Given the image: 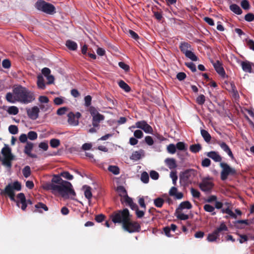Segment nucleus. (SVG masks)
Segmentation results:
<instances>
[{
    "label": "nucleus",
    "instance_id": "nucleus-48",
    "mask_svg": "<svg viewBox=\"0 0 254 254\" xmlns=\"http://www.w3.org/2000/svg\"><path fill=\"white\" fill-rule=\"evenodd\" d=\"M121 201H122V203H126V205H127L128 206L130 205L132 203V202H133L132 198L129 197L128 195L125 196V197L124 198H122Z\"/></svg>",
    "mask_w": 254,
    "mask_h": 254
},
{
    "label": "nucleus",
    "instance_id": "nucleus-2",
    "mask_svg": "<svg viewBox=\"0 0 254 254\" xmlns=\"http://www.w3.org/2000/svg\"><path fill=\"white\" fill-rule=\"evenodd\" d=\"M21 190V184L18 181H15L13 183L8 184L5 187L4 189L0 190V194L2 195L7 196L10 200L16 202L17 205L19 207V203H21V208L22 210H25L27 206L26 199L24 194L22 192L19 193L17 195L19 200L15 199L14 190L19 191Z\"/></svg>",
    "mask_w": 254,
    "mask_h": 254
},
{
    "label": "nucleus",
    "instance_id": "nucleus-11",
    "mask_svg": "<svg viewBox=\"0 0 254 254\" xmlns=\"http://www.w3.org/2000/svg\"><path fill=\"white\" fill-rule=\"evenodd\" d=\"M40 109L37 106H34L30 109H27V114L28 117L33 120H35L39 117Z\"/></svg>",
    "mask_w": 254,
    "mask_h": 254
},
{
    "label": "nucleus",
    "instance_id": "nucleus-55",
    "mask_svg": "<svg viewBox=\"0 0 254 254\" xmlns=\"http://www.w3.org/2000/svg\"><path fill=\"white\" fill-rule=\"evenodd\" d=\"M88 111L90 112L92 117L97 114H100L98 112L97 109L93 106H90Z\"/></svg>",
    "mask_w": 254,
    "mask_h": 254
},
{
    "label": "nucleus",
    "instance_id": "nucleus-12",
    "mask_svg": "<svg viewBox=\"0 0 254 254\" xmlns=\"http://www.w3.org/2000/svg\"><path fill=\"white\" fill-rule=\"evenodd\" d=\"M213 65L216 71L220 76L222 78L228 77V76L226 75L222 64L220 61H217L216 63H213Z\"/></svg>",
    "mask_w": 254,
    "mask_h": 254
},
{
    "label": "nucleus",
    "instance_id": "nucleus-25",
    "mask_svg": "<svg viewBox=\"0 0 254 254\" xmlns=\"http://www.w3.org/2000/svg\"><path fill=\"white\" fill-rule=\"evenodd\" d=\"M228 231V229L227 226L224 224V223H222L214 231V232H215V234H216V235L219 237L220 234H223V232Z\"/></svg>",
    "mask_w": 254,
    "mask_h": 254
},
{
    "label": "nucleus",
    "instance_id": "nucleus-46",
    "mask_svg": "<svg viewBox=\"0 0 254 254\" xmlns=\"http://www.w3.org/2000/svg\"><path fill=\"white\" fill-rule=\"evenodd\" d=\"M167 150L170 154H175L176 152V145L173 143L169 144L167 147Z\"/></svg>",
    "mask_w": 254,
    "mask_h": 254
},
{
    "label": "nucleus",
    "instance_id": "nucleus-10",
    "mask_svg": "<svg viewBox=\"0 0 254 254\" xmlns=\"http://www.w3.org/2000/svg\"><path fill=\"white\" fill-rule=\"evenodd\" d=\"M136 127V128H140L147 133H152L153 131L152 127L144 120L137 122Z\"/></svg>",
    "mask_w": 254,
    "mask_h": 254
},
{
    "label": "nucleus",
    "instance_id": "nucleus-7",
    "mask_svg": "<svg viewBox=\"0 0 254 254\" xmlns=\"http://www.w3.org/2000/svg\"><path fill=\"white\" fill-rule=\"evenodd\" d=\"M196 175V171L194 169H187L180 174V181L183 182L185 184H187L192 181Z\"/></svg>",
    "mask_w": 254,
    "mask_h": 254
},
{
    "label": "nucleus",
    "instance_id": "nucleus-63",
    "mask_svg": "<svg viewBox=\"0 0 254 254\" xmlns=\"http://www.w3.org/2000/svg\"><path fill=\"white\" fill-rule=\"evenodd\" d=\"M150 176L152 179L156 180L159 178V175L157 172L153 170L150 171Z\"/></svg>",
    "mask_w": 254,
    "mask_h": 254
},
{
    "label": "nucleus",
    "instance_id": "nucleus-61",
    "mask_svg": "<svg viewBox=\"0 0 254 254\" xmlns=\"http://www.w3.org/2000/svg\"><path fill=\"white\" fill-rule=\"evenodd\" d=\"M246 42L248 47L254 51V41L252 39H246Z\"/></svg>",
    "mask_w": 254,
    "mask_h": 254
},
{
    "label": "nucleus",
    "instance_id": "nucleus-30",
    "mask_svg": "<svg viewBox=\"0 0 254 254\" xmlns=\"http://www.w3.org/2000/svg\"><path fill=\"white\" fill-rule=\"evenodd\" d=\"M37 84L39 88L42 89H44L45 88L46 86L44 82V79L42 75H38Z\"/></svg>",
    "mask_w": 254,
    "mask_h": 254
},
{
    "label": "nucleus",
    "instance_id": "nucleus-6",
    "mask_svg": "<svg viewBox=\"0 0 254 254\" xmlns=\"http://www.w3.org/2000/svg\"><path fill=\"white\" fill-rule=\"evenodd\" d=\"M122 228L129 233L139 232L141 230L140 225L137 221H132L131 217L122 226Z\"/></svg>",
    "mask_w": 254,
    "mask_h": 254
},
{
    "label": "nucleus",
    "instance_id": "nucleus-51",
    "mask_svg": "<svg viewBox=\"0 0 254 254\" xmlns=\"http://www.w3.org/2000/svg\"><path fill=\"white\" fill-rule=\"evenodd\" d=\"M8 130L12 134H16L18 133V128L15 125H10L8 127Z\"/></svg>",
    "mask_w": 254,
    "mask_h": 254
},
{
    "label": "nucleus",
    "instance_id": "nucleus-42",
    "mask_svg": "<svg viewBox=\"0 0 254 254\" xmlns=\"http://www.w3.org/2000/svg\"><path fill=\"white\" fill-rule=\"evenodd\" d=\"M219 238V237L215 234V232L213 231L212 233L209 234L207 236V240L210 242H214L217 240Z\"/></svg>",
    "mask_w": 254,
    "mask_h": 254
},
{
    "label": "nucleus",
    "instance_id": "nucleus-53",
    "mask_svg": "<svg viewBox=\"0 0 254 254\" xmlns=\"http://www.w3.org/2000/svg\"><path fill=\"white\" fill-rule=\"evenodd\" d=\"M185 65L189 68L192 72H195L196 71V66L192 62L185 63Z\"/></svg>",
    "mask_w": 254,
    "mask_h": 254
},
{
    "label": "nucleus",
    "instance_id": "nucleus-24",
    "mask_svg": "<svg viewBox=\"0 0 254 254\" xmlns=\"http://www.w3.org/2000/svg\"><path fill=\"white\" fill-rule=\"evenodd\" d=\"M68 123L69 125L75 126L78 125V120H76L75 118L74 114L72 112H70L68 114Z\"/></svg>",
    "mask_w": 254,
    "mask_h": 254
},
{
    "label": "nucleus",
    "instance_id": "nucleus-34",
    "mask_svg": "<svg viewBox=\"0 0 254 254\" xmlns=\"http://www.w3.org/2000/svg\"><path fill=\"white\" fill-rule=\"evenodd\" d=\"M202 149L201 145L200 144H194L190 146V151L194 153H196L200 151Z\"/></svg>",
    "mask_w": 254,
    "mask_h": 254
},
{
    "label": "nucleus",
    "instance_id": "nucleus-8",
    "mask_svg": "<svg viewBox=\"0 0 254 254\" xmlns=\"http://www.w3.org/2000/svg\"><path fill=\"white\" fill-rule=\"evenodd\" d=\"M220 166L222 168L220 177L222 181H225L228 178L229 175H234L236 174L235 169L230 167L226 163H220Z\"/></svg>",
    "mask_w": 254,
    "mask_h": 254
},
{
    "label": "nucleus",
    "instance_id": "nucleus-57",
    "mask_svg": "<svg viewBox=\"0 0 254 254\" xmlns=\"http://www.w3.org/2000/svg\"><path fill=\"white\" fill-rule=\"evenodd\" d=\"M84 195L86 198L90 200L92 196V194L91 191V188L88 187L84 191Z\"/></svg>",
    "mask_w": 254,
    "mask_h": 254
},
{
    "label": "nucleus",
    "instance_id": "nucleus-43",
    "mask_svg": "<svg viewBox=\"0 0 254 254\" xmlns=\"http://www.w3.org/2000/svg\"><path fill=\"white\" fill-rule=\"evenodd\" d=\"M176 213L177 218L180 220H186L188 219L189 218V216L188 215L182 213L180 210H179L178 212Z\"/></svg>",
    "mask_w": 254,
    "mask_h": 254
},
{
    "label": "nucleus",
    "instance_id": "nucleus-50",
    "mask_svg": "<svg viewBox=\"0 0 254 254\" xmlns=\"http://www.w3.org/2000/svg\"><path fill=\"white\" fill-rule=\"evenodd\" d=\"M27 136L30 140H34L37 138L38 135L35 131H30L28 133Z\"/></svg>",
    "mask_w": 254,
    "mask_h": 254
},
{
    "label": "nucleus",
    "instance_id": "nucleus-4",
    "mask_svg": "<svg viewBox=\"0 0 254 254\" xmlns=\"http://www.w3.org/2000/svg\"><path fill=\"white\" fill-rule=\"evenodd\" d=\"M131 216L128 209L124 208L123 210L114 212L110 215V218L115 224H122V226H123L127 220H129Z\"/></svg>",
    "mask_w": 254,
    "mask_h": 254
},
{
    "label": "nucleus",
    "instance_id": "nucleus-37",
    "mask_svg": "<svg viewBox=\"0 0 254 254\" xmlns=\"http://www.w3.org/2000/svg\"><path fill=\"white\" fill-rule=\"evenodd\" d=\"M64 180H63L61 178V176H58V175H54L52 180V183L51 184H54L55 185H60L63 182H64Z\"/></svg>",
    "mask_w": 254,
    "mask_h": 254
},
{
    "label": "nucleus",
    "instance_id": "nucleus-9",
    "mask_svg": "<svg viewBox=\"0 0 254 254\" xmlns=\"http://www.w3.org/2000/svg\"><path fill=\"white\" fill-rule=\"evenodd\" d=\"M213 187L214 184L208 178L204 179L199 184L200 189L206 193H210Z\"/></svg>",
    "mask_w": 254,
    "mask_h": 254
},
{
    "label": "nucleus",
    "instance_id": "nucleus-3",
    "mask_svg": "<svg viewBox=\"0 0 254 254\" xmlns=\"http://www.w3.org/2000/svg\"><path fill=\"white\" fill-rule=\"evenodd\" d=\"M62 182L60 185L50 184L49 185V189L52 190L53 193H58L63 197H66L69 195L75 196L76 193L71 184L66 181Z\"/></svg>",
    "mask_w": 254,
    "mask_h": 254
},
{
    "label": "nucleus",
    "instance_id": "nucleus-54",
    "mask_svg": "<svg viewBox=\"0 0 254 254\" xmlns=\"http://www.w3.org/2000/svg\"><path fill=\"white\" fill-rule=\"evenodd\" d=\"M196 101L198 104L202 105L205 102V96L202 94L200 95L196 98Z\"/></svg>",
    "mask_w": 254,
    "mask_h": 254
},
{
    "label": "nucleus",
    "instance_id": "nucleus-36",
    "mask_svg": "<svg viewBox=\"0 0 254 254\" xmlns=\"http://www.w3.org/2000/svg\"><path fill=\"white\" fill-rule=\"evenodd\" d=\"M203 209L206 212H211L212 215H215L216 214V212L214 211L215 210V207L210 204H205L203 206Z\"/></svg>",
    "mask_w": 254,
    "mask_h": 254
},
{
    "label": "nucleus",
    "instance_id": "nucleus-47",
    "mask_svg": "<svg viewBox=\"0 0 254 254\" xmlns=\"http://www.w3.org/2000/svg\"><path fill=\"white\" fill-rule=\"evenodd\" d=\"M60 176L68 180H72L73 177L67 171H64L60 174Z\"/></svg>",
    "mask_w": 254,
    "mask_h": 254
},
{
    "label": "nucleus",
    "instance_id": "nucleus-20",
    "mask_svg": "<svg viewBox=\"0 0 254 254\" xmlns=\"http://www.w3.org/2000/svg\"><path fill=\"white\" fill-rule=\"evenodd\" d=\"M14 159V156H6L2 159V164L7 168L10 169L12 167L11 161Z\"/></svg>",
    "mask_w": 254,
    "mask_h": 254
},
{
    "label": "nucleus",
    "instance_id": "nucleus-23",
    "mask_svg": "<svg viewBox=\"0 0 254 254\" xmlns=\"http://www.w3.org/2000/svg\"><path fill=\"white\" fill-rule=\"evenodd\" d=\"M241 65L243 70L246 72L251 73L252 72V65L250 62L246 61L241 62Z\"/></svg>",
    "mask_w": 254,
    "mask_h": 254
},
{
    "label": "nucleus",
    "instance_id": "nucleus-59",
    "mask_svg": "<svg viewBox=\"0 0 254 254\" xmlns=\"http://www.w3.org/2000/svg\"><path fill=\"white\" fill-rule=\"evenodd\" d=\"M238 236L240 237L239 239H238V241L241 244H243L245 242H246L249 240L248 237L246 235L238 234Z\"/></svg>",
    "mask_w": 254,
    "mask_h": 254
},
{
    "label": "nucleus",
    "instance_id": "nucleus-28",
    "mask_svg": "<svg viewBox=\"0 0 254 254\" xmlns=\"http://www.w3.org/2000/svg\"><path fill=\"white\" fill-rule=\"evenodd\" d=\"M1 152L4 157H6V156H14L11 153V148L7 145H5L2 148Z\"/></svg>",
    "mask_w": 254,
    "mask_h": 254
},
{
    "label": "nucleus",
    "instance_id": "nucleus-13",
    "mask_svg": "<svg viewBox=\"0 0 254 254\" xmlns=\"http://www.w3.org/2000/svg\"><path fill=\"white\" fill-rule=\"evenodd\" d=\"M34 144L31 142H27L24 147V152L29 157L32 158H37V155L35 154L31 153V151L33 148Z\"/></svg>",
    "mask_w": 254,
    "mask_h": 254
},
{
    "label": "nucleus",
    "instance_id": "nucleus-64",
    "mask_svg": "<svg viewBox=\"0 0 254 254\" xmlns=\"http://www.w3.org/2000/svg\"><path fill=\"white\" fill-rule=\"evenodd\" d=\"M210 164L211 161L208 158H205L201 162V166L203 167H208Z\"/></svg>",
    "mask_w": 254,
    "mask_h": 254
},
{
    "label": "nucleus",
    "instance_id": "nucleus-31",
    "mask_svg": "<svg viewBox=\"0 0 254 254\" xmlns=\"http://www.w3.org/2000/svg\"><path fill=\"white\" fill-rule=\"evenodd\" d=\"M193 50H191L190 51L187 52L185 54V56L191 60L192 61L196 62L198 61V58L194 54V53L192 52Z\"/></svg>",
    "mask_w": 254,
    "mask_h": 254
},
{
    "label": "nucleus",
    "instance_id": "nucleus-5",
    "mask_svg": "<svg viewBox=\"0 0 254 254\" xmlns=\"http://www.w3.org/2000/svg\"><path fill=\"white\" fill-rule=\"evenodd\" d=\"M35 6L38 10L46 14L53 15L56 12L54 5L45 1H37Z\"/></svg>",
    "mask_w": 254,
    "mask_h": 254
},
{
    "label": "nucleus",
    "instance_id": "nucleus-15",
    "mask_svg": "<svg viewBox=\"0 0 254 254\" xmlns=\"http://www.w3.org/2000/svg\"><path fill=\"white\" fill-rule=\"evenodd\" d=\"M180 51L182 53L185 54L188 51L193 50L190 44L188 42H182L179 46Z\"/></svg>",
    "mask_w": 254,
    "mask_h": 254
},
{
    "label": "nucleus",
    "instance_id": "nucleus-52",
    "mask_svg": "<svg viewBox=\"0 0 254 254\" xmlns=\"http://www.w3.org/2000/svg\"><path fill=\"white\" fill-rule=\"evenodd\" d=\"M50 144L51 147L56 148L60 145V141L58 139L53 138L50 140Z\"/></svg>",
    "mask_w": 254,
    "mask_h": 254
},
{
    "label": "nucleus",
    "instance_id": "nucleus-18",
    "mask_svg": "<svg viewBox=\"0 0 254 254\" xmlns=\"http://www.w3.org/2000/svg\"><path fill=\"white\" fill-rule=\"evenodd\" d=\"M178 189L175 187H172L169 192L170 196H175L176 198L180 199L183 198V194L182 192H178Z\"/></svg>",
    "mask_w": 254,
    "mask_h": 254
},
{
    "label": "nucleus",
    "instance_id": "nucleus-56",
    "mask_svg": "<svg viewBox=\"0 0 254 254\" xmlns=\"http://www.w3.org/2000/svg\"><path fill=\"white\" fill-rule=\"evenodd\" d=\"M2 66L4 68H9L11 66V62L8 59H4L2 62Z\"/></svg>",
    "mask_w": 254,
    "mask_h": 254
},
{
    "label": "nucleus",
    "instance_id": "nucleus-49",
    "mask_svg": "<svg viewBox=\"0 0 254 254\" xmlns=\"http://www.w3.org/2000/svg\"><path fill=\"white\" fill-rule=\"evenodd\" d=\"M149 175L146 172H143L141 175V180L145 183H148L149 182Z\"/></svg>",
    "mask_w": 254,
    "mask_h": 254
},
{
    "label": "nucleus",
    "instance_id": "nucleus-60",
    "mask_svg": "<svg viewBox=\"0 0 254 254\" xmlns=\"http://www.w3.org/2000/svg\"><path fill=\"white\" fill-rule=\"evenodd\" d=\"M244 18L248 22H252L254 20V14L252 13H248L245 16Z\"/></svg>",
    "mask_w": 254,
    "mask_h": 254
},
{
    "label": "nucleus",
    "instance_id": "nucleus-14",
    "mask_svg": "<svg viewBox=\"0 0 254 254\" xmlns=\"http://www.w3.org/2000/svg\"><path fill=\"white\" fill-rule=\"evenodd\" d=\"M223 205L227 206L226 208H222L221 211L222 213H226L228 214L229 216L233 218L236 219L237 215L230 209V207L231 203L228 202H226L223 203Z\"/></svg>",
    "mask_w": 254,
    "mask_h": 254
},
{
    "label": "nucleus",
    "instance_id": "nucleus-27",
    "mask_svg": "<svg viewBox=\"0 0 254 254\" xmlns=\"http://www.w3.org/2000/svg\"><path fill=\"white\" fill-rule=\"evenodd\" d=\"M65 45L69 50L71 51H75L77 48L76 43L70 40L66 41Z\"/></svg>",
    "mask_w": 254,
    "mask_h": 254
},
{
    "label": "nucleus",
    "instance_id": "nucleus-21",
    "mask_svg": "<svg viewBox=\"0 0 254 254\" xmlns=\"http://www.w3.org/2000/svg\"><path fill=\"white\" fill-rule=\"evenodd\" d=\"M35 209L33 210V212H39V213H43V211L42 209L44 210L45 211L48 210V207L47 206L46 204L42 202H38L35 205Z\"/></svg>",
    "mask_w": 254,
    "mask_h": 254
},
{
    "label": "nucleus",
    "instance_id": "nucleus-17",
    "mask_svg": "<svg viewBox=\"0 0 254 254\" xmlns=\"http://www.w3.org/2000/svg\"><path fill=\"white\" fill-rule=\"evenodd\" d=\"M206 155L213 160L215 162H219L222 161V157L217 152L211 151L207 152Z\"/></svg>",
    "mask_w": 254,
    "mask_h": 254
},
{
    "label": "nucleus",
    "instance_id": "nucleus-39",
    "mask_svg": "<svg viewBox=\"0 0 254 254\" xmlns=\"http://www.w3.org/2000/svg\"><path fill=\"white\" fill-rule=\"evenodd\" d=\"M18 108L14 106L9 107L7 110V112L10 115H16L18 113Z\"/></svg>",
    "mask_w": 254,
    "mask_h": 254
},
{
    "label": "nucleus",
    "instance_id": "nucleus-33",
    "mask_svg": "<svg viewBox=\"0 0 254 254\" xmlns=\"http://www.w3.org/2000/svg\"><path fill=\"white\" fill-rule=\"evenodd\" d=\"M119 86L122 89L127 92H129L131 90L130 87L124 81L121 80L118 82Z\"/></svg>",
    "mask_w": 254,
    "mask_h": 254
},
{
    "label": "nucleus",
    "instance_id": "nucleus-45",
    "mask_svg": "<svg viewBox=\"0 0 254 254\" xmlns=\"http://www.w3.org/2000/svg\"><path fill=\"white\" fill-rule=\"evenodd\" d=\"M176 149L180 151H186L187 150L186 144L184 142H178L176 145Z\"/></svg>",
    "mask_w": 254,
    "mask_h": 254
},
{
    "label": "nucleus",
    "instance_id": "nucleus-16",
    "mask_svg": "<svg viewBox=\"0 0 254 254\" xmlns=\"http://www.w3.org/2000/svg\"><path fill=\"white\" fill-rule=\"evenodd\" d=\"M105 117L104 115L99 114L92 117V125L94 127H99V123L101 121L104 120Z\"/></svg>",
    "mask_w": 254,
    "mask_h": 254
},
{
    "label": "nucleus",
    "instance_id": "nucleus-44",
    "mask_svg": "<svg viewBox=\"0 0 254 254\" xmlns=\"http://www.w3.org/2000/svg\"><path fill=\"white\" fill-rule=\"evenodd\" d=\"M141 153L140 151H134L131 156L130 157V159L132 160H138L141 158Z\"/></svg>",
    "mask_w": 254,
    "mask_h": 254
},
{
    "label": "nucleus",
    "instance_id": "nucleus-41",
    "mask_svg": "<svg viewBox=\"0 0 254 254\" xmlns=\"http://www.w3.org/2000/svg\"><path fill=\"white\" fill-rule=\"evenodd\" d=\"M22 173L25 178L29 177L31 174L30 167L29 166H26L22 170Z\"/></svg>",
    "mask_w": 254,
    "mask_h": 254
},
{
    "label": "nucleus",
    "instance_id": "nucleus-62",
    "mask_svg": "<svg viewBox=\"0 0 254 254\" xmlns=\"http://www.w3.org/2000/svg\"><path fill=\"white\" fill-rule=\"evenodd\" d=\"M119 66L125 71H128L129 70V66L124 62H120L119 63Z\"/></svg>",
    "mask_w": 254,
    "mask_h": 254
},
{
    "label": "nucleus",
    "instance_id": "nucleus-1",
    "mask_svg": "<svg viewBox=\"0 0 254 254\" xmlns=\"http://www.w3.org/2000/svg\"><path fill=\"white\" fill-rule=\"evenodd\" d=\"M5 99L8 102L11 103L18 102L27 104L35 100V98L33 92L25 87L19 85L13 87L12 93H6Z\"/></svg>",
    "mask_w": 254,
    "mask_h": 254
},
{
    "label": "nucleus",
    "instance_id": "nucleus-40",
    "mask_svg": "<svg viewBox=\"0 0 254 254\" xmlns=\"http://www.w3.org/2000/svg\"><path fill=\"white\" fill-rule=\"evenodd\" d=\"M164 203V200L161 197H157L154 200V204L157 207H162Z\"/></svg>",
    "mask_w": 254,
    "mask_h": 254
},
{
    "label": "nucleus",
    "instance_id": "nucleus-32",
    "mask_svg": "<svg viewBox=\"0 0 254 254\" xmlns=\"http://www.w3.org/2000/svg\"><path fill=\"white\" fill-rule=\"evenodd\" d=\"M117 191H118L119 195L124 198L125 196L127 195V191L124 187L122 186H118L117 188Z\"/></svg>",
    "mask_w": 254,
    "mask_h": 254
},
{
    "label": "nucleus",
    "instance_id": "nucleus-38",
    "mask_svg": "<svg viewBox=\"0 0 254 254\" xmlns=\"http://www.w3.org/2000/svg\"><path fill=\"white\" fill-rule=\"evenodd\" d=\"M108 169L114 175H117L120 174V169L117 166L110 165Z\"/></svg>",
    "mask_w": 254,
    "mask_h": 254
},
{
    "label": "nucleus",
    "instance_id": "nucleus-58",
    "mask_svg": "<svg viewBox=\"0 0 254 254\" xmlns=\"http://www.w3.org/2000/svg\"><path fill=\"white\" fill-rule=\"evenodd\" d=\"M190 192L192 196L194 198H198L200 196V193L197 190L191 188L190 189Z\"/></svg>",
    "mask_w": 254,
    "mask_h": 254
},
{
    "label": "nucleus",
    "instance_id": "nucleus-19",
    "mask_svg": "<svg viewBox=\"0 0 254 254\" xmlns=\"http://www.w3.org/2000/svg\"><path fill=\"white\" fill-rule=\"evenodd\" d=\"M221 149L226 152L228 155L231 158H233L234 156L229 146L224 142H219L218 143Z\"/></svg>",
    "mask_w": 254,
    "mask_h": 254
},
{
    "label": "nucleus",
    "instance_id": "nucleus-26",
    "mask_svg": "<svg viewBox=\"0 0 254 254\" xmlns=\"http://www.w3.org/2000/svg\"><path fill=\"white\" fill-rule=\"evenodd\" d=\"M165 162L170 169H175L177 166L176 160L174 158H167Z\"/></svg>",
    "mask_w": 254,
    "mask_h": 254
},
{
    "label": "nucleus",
    "instance_id": "nucleus-35",
    "mask_svg": "<svg viewBox=\"0 0 254 254\" xmlns=\"http://www.w3.org/2000/svg\"><path fill=\"white\" fill-rule=\"evenodd\" d=\"M201 134L203 138H204V140L208 143L210 142L211 137L210 134L208 133V132L204 129H201Z\"/></svg>",
    "mask_w": 254,
    "mask_h": 254
},
{
    "label": "nucleus",
    "instance_id": "nucleus-22",
    "mask_svg": "<svg viewBox=\"0 0 254 254\" xmlns=\"http://www.w3.org/2000/svg\"><path fill=\"white\" fill-rule=\"evenodd\" d=\"M192 208V205L191 203L189 201H185L183 202H182L178 208L176 210V213L178 212L179 210H182L184 209H190Z\"/></svg>",
    "mask_w": 254,
    "mask_h": 254
},
{
    "label": "nucleus",
    "instance_id": "nucleus-29",
    "mask_svg": "<svg viewBox=\"0 0 254 254\" xmlns=\"http://www.w3.org/2000/svg\"><path fill=\"white\" fill-rule=\"evenodd\" d=\"M230 9L236 14L240 15L242 13V10L236 4H232L230 5Z\"/></svg>",
    "mask_w": 254,
    "mask_h": 254
}]
</instances>
